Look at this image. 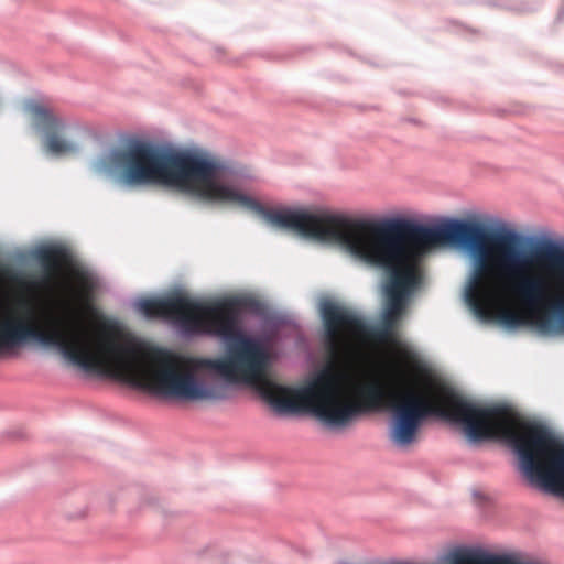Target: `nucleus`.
Masks as SVG:
<instances>
[{
    "label": "nucleus",
    "instance_id": "obj_6",
    "mask_svg": "<svg viewBox=\"0 0 564 564\" xmlns=\"http://www.w3.org/2000/svg\"><path fill=\"white\" fill-rule=\"evenodd\" d=\"M0 275L3 280L8 281L9 283L17 285L18 288L22 290H31L34 288V283L24 278L19 272L14 271L13 269L9 267H3L0 269Z\"/></svg>",
    "mask_w": 564,
    "mask_h": 564
},
{
    "label": "nucleus",
    "instance_id": "obj_5",
    "mask_svg": "<svg viewBox=\"0 0 564 564\" xmlns=\"http://www.w3.org/2000/svg\"><path fill=\"white\" fill-rule=\"evenodd\" d=\"M36 258L42 265L47 281L56 280L70 258L62 247H45L37 251Z\"/></svg>",
    "mask_w": 564,
    "mask_h": 564
},
{
    "label": "nucleus",
    "instance_id": "obj_1",
    "mask_svg": "<svg viewBox=\"0 0 564 564\" xmlns=\"http://www.w3.org/2000/svg\"><path fill=\"white\" fill-rule=\"evenodd\" d=\"M221 162L204 153L173 151V189L198 199L237 205L268 223L340 245L355 259L388 273L383 321L394 326L406 295L419 283L417 262L433 247L454 243L473 250L466 300L484 319L510 327L534 325L564 333V246L539 242L528 253L514 249L510 231H489L478 221L449 220L429 227L409 220L372 221L301 209H267L221 181Z\"/></svg>",
    "mask_w": 564,
    "mask_h": 564
},
{
    "label": "nucleus",
    "instance_id": "obj_7",
    "mask_svg": "<svg viewBox=\"0 0 564 564\" xmlns=\"http://www.w3.org/2000/svg\"><path fill=\"white\" fill-rule=\"evenodd\" d=\"M76 279L78 281V285L74 291V300L82 301L88 296L91 291V283L89 279L83 273L76 274Z\"/></svg>",
    "mask_w": 564,
    "mask_h": 564
},
{
    "label": "nucleus",
    "instance_id": "obj_3",
    "mask_svg": "<svg viewBox=\"0 0 564 564\" xmlns=\"http://www.w3.org/2000/svg\"><path fill=\"white\" fill-rule=\"evenodd\" d=\"M138 307L147 317L174 319L189 334L231 338L238 333L239 310L232 301L207 304L174 294L164 299H143Z\"/></svg>",
    "mask_w": 564,
    "mask_h": 564
},
{
    "label": "nucleus",
    "instance_id": "obj_4",
    "mask_svg": "<svg viewBox=\"0 0 564 564\" xmlns=\"http://www.w3.org/2000/svg\"><path fill=\"white\" fill-rule=\"evenodd\" d=\"M31 112L36 126L45 133L47 152L54 155H65L76 151V145L59 134L64 131L65 124L51 109L34 105L31 107Z\"/></svg>",
    "mask_w": 564,
    "mask_h": 564
},
{
    "label": "nucleus",
    "instance_id": "obj_2",
    "mask_svg": "<svg viewBox=\"0 0 564 564\" xmlns=\"http://www.w3.org/2000/svg\"><path fill=\"white\" fill-rule=\"evenodd\" d=\"M17 307L0 316V355L37 340L57 347L65 358L86 370L109 372L156 394L185 401L223 398L196 377L200 369H210L228 382L242 383V340L223 358L185 357L120 338L106 326L89 332L74 301L66 302L65 318L50 324L40 323L30 301L20 300Z\"/></svg>",
    "mask_w": 564,
    "mask_h": 564
},
{
    "label": "nucleus",
    "instance_id": "obj_8",
    "mask_svg": "<svg viewBox=\"0 0 564 564\" xmlns=\"http://www.w3.org/2000/svg\"><path fill=\"white\" fill-rule=\"evenodd\" d=\"M393 327L383 321V327L379 329L376 334V338L381 343H389L392 340L393 337Z\"/></svg>",
    "mask_w": 564,
    "mask_h": 564
}]
</instances>
